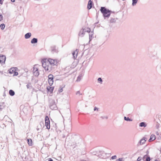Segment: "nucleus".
<instances>
[{
    "mask_svg": "<svg viewBox=\"0 0 161 161\" xmlns=\"http://www.w3.org/2000/svg\"><path fill=\"white\" fill-rule=\"evenodd\" d=\"M100 11L103 14L104 19H106V18H108L112 12V11L109 10L104 7H101Z\"/></svg>",
    "mask_w": 161,
    "mask_h": 161,
    "instance_id": "obj_1",
    "label": "nucleus"
},
{
    "mask_svg": "<svg viewBox=\"0 0 161 161\" xmlns=\"http://www.w3.org/2000/svg\"><path fill=\"white\" fill-rule=\"evenodd\" d=\"M42 66L46 70L50 71L51 70V65H49L48 60H42Z\"/></svg>",
    "mask_w": 161,
    "mask_h": 161,
    "instance_id": "obj_2",
    "label": "nucleus"
},
{
    "mask_svg": "<svg viewBox=\"0 0 161 161\" xmlns=\"http://www.w3.org/2000/svg\"><path fill=\"white\" fill-rule=\"evenodd\" d=\"M49 107L52 110H56L57 109V107L55 100L53 99L49 100Z\"/></svg>",
    "mask_w": 161,
    "mask_h": 161,
    "instance_id": "obj_3",
    "label": "nucleus"
},
{
    "mask_svg": "<svg viewBox=\"0 0 161 161\" xmlns=\"http://www.w3.org/2000/svg\"><path fill=\"white\" fill-rule=\"evenodd\" d=\"M45 126L48 129H50V121L47 116H46L45 118Z\"/></svg>",
    "mask_w": 161,
    "mask_h": 161,
    "instance_id": "obj_4",
    "label": "nucleus"
},
{
    "mask_svg": "<svg viewBox=\"0 0 161 161\" xmlns=\"http://www.w3.org/2000/svg\"><path fill=\"white\" fill-rule=\"evenodd\" d=\"M48 81L49 85L51 86L53 83V76L52 74H50L48 75Z\"/></svg>",
    "mask_w": 161,
    "mask_h": 161,
    "instance_id": "obj_5",
    "label": "nucleus"
},
{
    "mask_svg": "<svg viewBox=\"0 0 161 161\" xmlns=\"http://www.w3.org/2000/svg\"><path fill=\"white\" fill-rule=\"evenodd\" d=\"M82 142V139L80 138H79L77 140H76L75 142V143H73L72 145V146H74L73 148H75L76 146H79Z\"/></svg>",
    "mask_w": 161,
    "mask_h": 161,
    "instance_id": "obj_6",
    "label": "nucleus"
},
{
    "mask_svg": "<svg viewBox=\"0 0 161 161\" xmlns=\"http://www.w3.org/2000/svg\"><path fill=\"white\" fill-rule=\"evenodd\" d=\"M48 61L49 62V65H51V68L52 67V66L56 65L57 63L56 60L52 59L50 58L48 60Z\"/></svg>",
    "mask_w": 161,
    "mask_h": 161,
    "instance_id": "obj_7",
    "label": "nucleus"
},
{
    "mask_svg": "<svg viewBox=\"0 0 161 161\" xmlns=\"http://www.w3.org/2000/svg\"><path fill=\"white\" fill-rule=\"evenodd\" d=\"M6 59V57L5 55L0 54V63L1 64L5 63Z\"/></svg>",
    "mask_w": 161,
    "mask_h": 161,
    "instance_id": "obj_8",
    "label": "nucleus"
},
{
    "mask_svg": "<svg viewBox=\"0 0 161 161\" xmlns=\"http://www.w3.org/2000/svg\"><path fill=\"white\" fill-rule=\"evenodd\" d=\"M33 75L36 76H37L39 74L38 69L35 67H33Z\"/></svg>",
    "mask_w": 161,
    "mask_h": 161,
    "instance_id": "obj_9",
    "label": "nucleus"
},
{
    "mask_svg": "<svg viewBox=\"0 0 161 161\" xmlns=\"http://www.w3.org/2000/svg\"><path fill=\"white\" fill-rule=\"evenodd\" d=\"M142 159L143 161H150L151 158L149 155H145L142 158Z\"/></svg>",
    "mask_w": 161,
    "mask_h": 161,
    "instance_id": "obj_10",
    "label": "nucleus"
},
{
    "mask_svg": "<svg viewBox=\"0 0 161 161\" xmlns=\"http://www.w3.org/2000/svg\"><path fill=\"white\" fill-rule=\"evenodd\" d=\"M51 52L53 53H57L58 52V49L57 48L56 46L55 45H53L51 47Z\"/></svg>",
    "mask_w": 161,
    "mask_h": 161,
    "instance_id": "obj_11",
    "label": "nucleus"
},
{
    "mask_svg": "<svg viewBox=\"0 0 161 161\" xmlns=\"http://www.w3.org/2000/svg\"><path fill=\"white\" fill-rule=\"evenodd\" d=\"M100 154L98 155V156L100 158H106V153H104V151H100Z\"/></svg>",
    "mask_w": 161,
    "mask_h": 161,
    "instance_id": "obj_12",
    "label": "nucleus"
},
{
    "mask_svg": "<svg viewBox=\"0 0 161 161\" xmlns=\"http://www.w3.org/2000/svg\"><path fill=\"white\" fill-rule=\"evenodd\" d=\"M85 34V32L84 31V28H82L80 31L78 36H79L82 37L84 36Z\"/></svg>",
    "mask_w": 161,
    "mask_h": 161,
    "instance_id": "obj_13",
    "label": "nucleus"
},
{
    "mask_svg": "<svg viewBox=\"0 0 161 161\" xmlns=\"http://www.w3.org/2000/svg\"><path fill=\"white\" fill-rule=\"evenodd\" d=\"M146 138L145 137H143L142 139L139 142V143L137 144V145L139 146V145H142L144 144L146 141Z\"/></svg>",
    "mask_w": 161,
    "mask_h": 161,
    "instance_id": "obj_14",
    "label": "nucleus"
},
{
    "mask_svg": "<svg viewBox=\"0 0 161 161\" xmlns=\"http://www.w3.org/2000/svg\"><path fill=\"white\" fill-rule=\"evenodd\" d=\"M92 2L91 0H89L87 4V9L89 10L92 7Z\"/></svg>",
    "mask_w": 161,
    "mask_h": 161,
    "instance_id": "obj_15",
    "label": "nucleus"
},
{
    "mask_svg": "<svg viewBox=\"0 0 161 161\" xmlns=\"http://www.w3.org/2000/svg\"><path fill=\"white\" fill-rule=\"evenodd\" d=\"M78 52V50L76 49L75 51L72 53V55L73 56L74 58L75 59L76 58L77 56V54Z\"/></svg>",
    "mask_w": 161,
    "mask_h": 161,
    "instance_id": "obj_16",
    "label": "nucleus"
},
{
    "mask_svg": "<svg viewBox=\"0 0 161 161\" xmlns=\"http://www.w3.org/2000/svg\"><path fill=\"white\" fill-rule=\"evenodd\" d=\"M16 69H17L16 67H13L11 68H10L9 70H8V73L11 74H12L14 73L15 71H16Z\"/></svg>",
    "mask_w": 161,
    "mask_h": 161,
    "instance_id": "obj_17",
    "label": "nucleus"
},
{
    "mask_svg": "<svg viewBox=\"0 0 161 161\" xmlns=\"http://www.w3.org/2000/svg\"><path fill=\"white\" fill-rule=\"evenodd\" d=\"M47 92L52 93L54 89V87L48 86L47 87Z\"/></svg>",
    "mask_w": 161,
    "mask_h": 161,
    "instance_id": "obj_18",
    "label": "nucleus"
},
{
    "mask_svg": "<svg viewBox=\"0 0 161 161\" xmlns=\"http://www.w3.org/2000/svg\"><path fill=\"white\" fill-rule=\"evenodd\" d=\"M156 138L155 136L154 135L152 134L151 135L150 139L148 141L149 142H151L152 141H153L155 140Z\"/></svg>",
    "mask_w": 161,
    "mask_h": 161,
    "instance_id": "obj_19",
    "label": "nucleus"
},
{
    "mask_svg": "<svg viewBox=\"0 0 161 161\" xmlns=\"http://www.w3.org/2000/svg\"><path fill=\"white\" fill-rule=\"evenodd\" d=\"M31 36V33L29 32L26 33L25 35V39H27L30 38Z\"/></svg>",
    "mask_w": 161,
    "mask_h": 161,
    "instance_id": "obj_20",
    "label": "nucleus"
},
{
    "mask_svg": "<svg viewBox=\"0 0 161 161\" xmlns=\"http://www.w3.org/2000/svg\"><path fill=\"white\" fill-rule=\"evenodd\" d=\"M37 39L35 38H34L31 40V43L32 44H35L37 43Z\"/></svg>",
    "mask_w": 161,
    "mask_h": 161,
    "instance_id": "obj_21",
    "label": "nucleus"
},
{
    "mask_svg": "<svg viewBox=\"0 0 161 161\" xmlns=\"http://www.w3.org/2000/svg\"><path fill=\"white\" fill-rule=\"evenodd\" d=\"M139 126L141 127H146L147 126V124L145 122H142L140 123Z\"/></svg>",
    "mask_w": 161,
    "mask_h": 161,
    "instance_id": "obj_22",
    "label": "nucleus"
},
{
    "mask_svg": "<svg viewBox=\"0 0 161 161\" xmlns=\"http://www.w3.org/2000/svg\"><path fill=\"white\" fill-rule=\"evenodd\" d=\"M9 94L11 96H13L15 95V92L12 90H10L9 91Z\"/></svg>",
    "mask_w": 161,
    "mask_h": 161,
    "instance_id": "obj_23",
    "label": "nucleus"
},
{
    "mask_svg": "<svg viewBox=\"0 0 161 161\" xmlns=\"http://www.w3.org/2000/svg\"><path fill=\"white\" fill-rule=\"evenodd\" d=\"M93 33V32L92 31L91 33H92V34H89V43L92 40V38L93 37V35L92 34Z\"/></svg>",
    "mask_w": 161,
    "mask_h": 161,
    "instance_id": "obj_24",
    "label": "nucleus"
},
{
    "mask_svg": "<svg viewBox=\"0 0 161 161\" xmlns=\"http://www.w3.org/2000/svg\"><path fill=\"white\" fill-rule=\"evenodd\" d=\"M83 75L82 74H81L79 75L78 76L77 79L76 80L77 81H80L81 79V78L82 77Z\"/></svg>",
    "mask_w": 161,
    "mask_h": 161,
    "instance_id": "obj_25",
    "label": "nucleus"
},
{
    "mask_svg": "<svg viewBox=\"0 0 161 161\" xmlns=\"http://www.w3.org/2000/svg\"><path fill=\"white\" fill-rule=\"evenodd\" d=\"M124 119L125 120L128 121H132V119L130 118L129 117H126V116H125L124 117Z\"/></svg>",
    "mask_w": 161,
    "mask_h": 161,
    "instance_id": "obj_26",
    "label": "nucleus"
},
{
    "mask_svg": "<svg viewBox=\"0 0 161 161\" xmlns=\"http://www.w3.org/2000/svg\"><path fill=\"white\" fill-rule=\"evenodd\" d=\"M84 31L85 32H87L89 33L90 32L91 29L90 28H84Z\"/></svg>",
    "mask_w": 161,
    "mask_h": 161,
    "instance_id": "obj_27",
    "label": "nucleus"
},
{
    "mask_svg": "<svg viewBox=\"0 0 161 161\" xmlns=\"http://www.w3.org/2000/svg\"><path fill=\"white\" fill-rule=\"evenodd\" d=\"M27 141L29 145L31 146L32 145V140L31 139H27Z\"/></svg>",
    "mask_w": 161,
    "mask_h": 161,
    "instance_id": "obj_28",
    "label": "nucleus"
},
{
    "mask_svg": "<svg viewBox=\"0 0 161 161\" xmlns=\"http://www.w3.org/2000/svg\"><path fill=\"white\" fill-rule=\"evenodd\" d=\"M138 0H132V5L134 6L137 3Z\"/></svg>",
    "mask_w": 161,
    "mask_h": 161,
    "instance_id": "obj_29",
    "label": "nucleus"
},
{
    "mask_svg": "<svg viewBox=\"0 0 161 161\" xmlns=\"http://www.w3.org/2000/svg\"><path fill=\"white\" fill-rule=\"evenodd\" d=\"M5 25L4 24H2L0 25V27L2 30H3L5 28Z\"/></svg>",
    "mask_w": 161,
    "mask_h": 161,
    "instance_id": "obj_30",
    "label": "nucleus"
},
{
    "mask_svg": "<svg viewBox=\"0 0 161 161\" xmlns=\"http://www.w3.org/2000/svg\"><path fill=\"white\" fill-rule=\"evenodd\" d=\"M116 19L115 18H112L110 20V23H115L116 22Z\"/></svg>",
    "mask_w": 161,
    "mask_h": 161,
    "instance_id": "obj_31",
    "label": "nucleus"
},
{
    "mask_svg": "<svg viewBox=\"0 0 161 161\" xmlns=\"http://www.w3.org/2000/svg\"><path fill=\"white\" fill-rule=\"evenodd\" d=\"M97 80L100 83V84H102L103 80L101 77L98 78L97 79Z\"/></svg>",
    "mask_w": 161,
    "mask_h": 161,
    "instance_id": "obj_32",
    "label": "nucleus"
},
{
    "mask_svg": "<svg viewBox=\"0 0 161 161\" xmlns=\"http://www.w3.org/2000/svg\"><path fill=\"white\" fill-rule=\"evenodd\" d=\"M157 67L158 70L161 71V63L158 64Z\"/></svg>",
    "mask_w": 161,
    "mask_h": 161,
    "instance_id": "obj_33",
    "label": "nucleus"
},
{
    "mask_svg": "<svg viewBox=\"0 0 161 161\" xmlns=\"http://www.w3.org/2000/svg\"><path fill=\"white\" fill-rule=\"evenodd\" d=\"M124 159L123 158H120L117 159L116 161H124Z\"/></svg>",
    "mask_w": 161,
    "mask_h": 161,
    "instance_id": "obj_34",
    "label": "nucleus"
},
{
    "mask_svg": "<svg viewBox=\"0 0 161 161\" xmlns=\"http://www.w3.org/2000/svg\"><path fill=\"white\" fill-rule=\"evenodd\" d=\"M18 75V73L16 71H15L14 73L13 76H17Z\"/></svg>",
    "mask_w": 161,
    "mask_h": 161,
    "instance_id": "obj_35",
    "label": "nucleus"
},
{
    "mask_svg": "<svg viewBox=\"0 0 161 161\" xmlns=\"http://www.w3.org/2000/svg\"><path fill=\"white\" fill-rule=\"evenodd\" d=\"M117 158V156L116 155H114V156H112L111 158L112 159H115L116 158Z\"/></svg>",
    "mask_w": 161,
    "mask_h": 161,
    "instance_id": "obj_36",
    "label": "nucleus"
},
{
    "mask_svg": "<svg viewBox=\"0 0 161 161\" xmlns=\"http://www.w3.org/2000/svg\"><path fill=\"white\" fill-rule=\"evenodd\" d=\"M101 118L103 119H108V117L107 116H102L101 117Z\"/></svg>",
    "mask_w": 161,
    "mask_h": 161,
    "instance_id": "obj_37",
    "label": "nucleus"
},
{
    "mask_svg": "<svg viewBox=\"0 0 161 161\" xmlns=\"http://www.w3.org/2000/svg\"><path fill=\"white\" fill-rule=\"evenodd\" d=\"M3 16L1 14H0V21L3 19Z\"/></svg>",
    "mask_w": 161,
    "mask_h": 161,
    "instance_id": "obj_38",
    "label": "nucleus"
},
{
    "mask_svg": "<svg viewBox=\"0 0 161 161\" xmlns=\"http://www.w3.org/2000/svg\"><path fill=\"white\" fill-rule=\"evenodd\" d=\"M142 159V158L141 157H139L137 159V161H140Z\"/></svg>",
    "mask_w": 161,
    "mask_h": 161,
    "instance_id": "obj_39",
    "label": "nucleus"
},
{
    "mask_svg": "<svg viewBox=\"0 0 161 161\" xmlns=\"http://www.w3.org/2000/svg\"><path fill=\"white\" fill-rule=\"evenodd\" d=\"M63 87L60 88V89L58 91L59 92H63Z\"/></svg>",
    "mask_w": 161,
    "mask_h": 161,
    "instance_id": "obj_40",
    "label": "nucleus"
},
{
    "mask_svg": "<svg viewBox=\"0 0 161 161\" xmlns=\"http://www.w3.org/2000/svg\"><path fill=\"white\" fill-rule=\"evenodd\" d=\"M98 110V108L96 107H95L94 108V110L96 111V110Z\"/></svg>",
    "mask_w": 161,
    "mask_h": 161,
    "instance_id": "obj_41",
    "label": "nucleus"
},
{
    "mask_svg": "<svg viewBox=\"0 0 161 161\" xmlns=\"http://www.w3.org/2000/svg\"><path fill=\"white\" fill-rule=\"evenodd\" d=\"M78 94H80V95H82V94H80V92L79 91H78L76 93V94L77 95Z\"/></svg>",
    "mask_w": 161,
    "mask_h": 161,
    "instance_id": "obj_42",
    "label": "nucleus"
},
{
    "mask_svg": "<svg viewBox=\"0 0 161 161\" xmlns=\"http://www.w3.org/2000/svg\"><path fill=\"white\" fill-rule=\"evenodd\" d=\"M4 0H0V4H2L3 3V1Z\"/></svg>",
    "mask_w": 161,
    "mask_h": 161,
    "instance_id": "obj_43",
    "label": "nucleus"
},
{
    "mask_svg": "<svg viewBox=\"0 0 161 161\" xmlns=\"http://www.w3.org/2000/svg\"><path fill=\"white\" fill-rule=\"evenodd\" d=\"M26 87L28 89H29L30 88V86L29 85L27 84L26 85Z\"/></svg>",
    "mask_w": 161,
    "mask_h": 161,
    "instance_id": "obj_44",
    "label": "nucleus"
},
{
    "mask_svg": "<svg viewBox=\"0 0 161 161\" xmlns=\"http://www.w3.org/2000/svg\"><path fill=\"white\" fill-rule=\"evenodd\" d=\"M48 161H53V159H52L51 158H49L48 159Z\"/></svg>",
    "mask_w": 161,
    "mask_h": 161,
    "instance_id": "obj_45",
    "label": "nucleus"
},
{
    "mask_svg": "<svg viewBox=\"0 0 161 161\" xmlns=\"http://www.w3.org/2000/svg\"><path fill=\"white\" fill-rule=\"evenodd\" d=\"M159 124L158 123H157V124L156 125V127H157V128L158 129L159 127Z\"/></svg>",
    "mask_w": 161,
    "mask_h": 161,
    "instance_id": "obj_46",
    "label": "nucleus"
},
{
    "mask_svg": "<svg viewBox=\"0 0 161 161\" xmlns=\"http://www.w3.org/2000/svg\"><path fill=\"white\" fill-rule=\"evenodd\" d=\"M146 153L147 154L146 155H148V154L149 153V151L148 150H147L146 151Z\"/></svg>",
    "mask_w": 161,
    "mask_h": 161,
    "instance_id": "obj_47",
    "label": "nucleus"
},
{
    "mask_svg": "<svg viewBox=\"0 0 161 161\" xmlns=\"http://www.w3.org/2000/svg\"><path fill=\"white\" fill-rule=\"evenodd\" d=\"M15 0H11V1L12 2H14Z\"/></svg>",
    "mask_w": 161,
    "mask_h": 161,
    "instance_id": "obj_48",
    "label": "nucleus"
},
{
    "mask_svg": "<svg viewBox=\"0 0 161 161\" xmlns=\"http://www.w3.org/2000/svg\"><path fill=\"white\" fill-rule=\"evenodd\" d=\"M155 161H159V160H158L157 159H155Z\"/></svg>",
    "mask_w": 161,
    "mask_h": 161,
    "instance_id": "obj_49",
    "label": "nucleus"
},
{
    "mask_svg": "<svg viewBox=\"0 0 161 161\" xmlns=\"http://www.w3.org/2000/svg\"><path fill=\"white\" fill-rule=\"evenodd\" d=\"M97 15H98V14H97Z\"/></svg>",
    "mask_w": 161,
    "mask_h": 161,
    "instance_id": "obj_50",
    "label": "nucleus"
},
{
    "mask_svg": "<svg viewBox=\"0 0 161 161\" xmlns=\"http://www.w3.org/2000/svg\"><path fill=\"white\" fill-rule=\"evenodd\" d=\"M1 109H2V108H0V110H1Z\"/></svg>",
    "mask_w": 161,
    "mask_h": 161,
    "instance_id": "obj_51",
    "label": "nucleus"
},
{
    "mask_svg": "<svg viewBox=\"0 0 161 161\" xmlns=\"http://www.w3.org/2000/svg\"><path fill=\"white\" fill-rule=\"evenodd\" d=\"M160 151H161V150H160Z\"/></svg>",
    "mask_w": 161,
    "mask_h": 161,
    "instance_id": "obj_52",
    "label": "nucleus"
}]
</instances>
